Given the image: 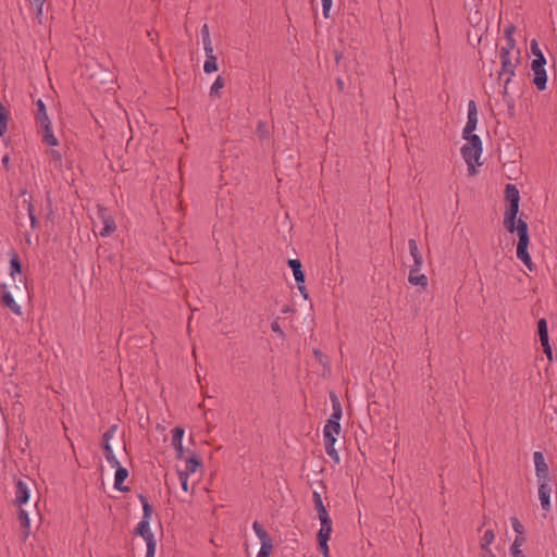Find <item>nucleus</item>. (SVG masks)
<instances>
[{
    "label": "nucleus",
    "mask_w": 557,
    "mask_h": 557,
    "mask_svg": "<svg viewBox=\"0 0 557 557\" xmlns=\"http://www.w3.org/2000/svg\"><path fill=\"white\" fill-rule=\"evenodd\" d=\"M505 197L509 206L504 213V226L509 233H517L519 240L517 244V258L523 262V264L532 270V260L528 252L530 244L528 223L520 219H517L519 212L520 194L519 189L513 184H507L505 188Z\"/></svg>",
    "instance_id": "nucleus-1"
},
{
    "label": "nucleus",
    "mask_w": 557,
    "mask_h": 557,
    "mask_svg": "<svg viewBox=\"0 0 557 557\" xmlns=\"http://www.w3.org/2000/svg\"><path fill=\"white\" fill-rule=\"evenodd\" d=\"M34 116L37 131L42 136V141L50 147H57L59 145V139L53 133L52 122L42 99H38L36 101Z\"/></svg>",
    "instance_id": "nucleus-2"
},
{
    "label": "nucleus",
    "mask_w": 557,
    "mask_h": 557,
    "mask_svg": "<svg viewBox=\"0 0 557 557\" xmlns=\"http://www.w3.org/2000/svg\"><path fill=\"white\" fill-rule=\"evenodd\" d=\"M467 143L461 148V156L468 165L469 175L473 176L476 174V166H480V158L482 156V141L479 136H470L463 138Z\"/></svg>",
    "instance_id": "nucleus-3"
},
{
    "label": "nucleus",
    "mask_w": 557,
    "mask_h": 557,
    "mask_svg": "<svg viewBox=\"0 0 557 557\" xmlns=\"http://www.w3.org/2000/svg\"><path fill=\"white\" fill-rule=\"evenodd\" d=\"M532 54L535 57L531 63V69L534 74L533 83L539 90H544L547 83V74L545 71L546 60L540 49L536 39H532L530 42Z\"/></svg>",
    "instance_id": "nucleus-4"
},
{
    "label": "nucleus",
    "mask_w": 557,
    "mask_h": 557,
    "mask_svg": "<svg viewBox=\"0 0 557 557\" xmlns=\"http://www.w3.org/2000/svg\"><path fill=\"white\" fill-rule=\"evenodd\" d=\"M519 53L499 52L500 71L499 79L504 81V95L507 94L508 84L516 74V67L519 63Z\"/></svg>",
    "instance_id": "nucleus-5"
},
{
    "label": "nucleus",
    "mask_w": 557,
    "mask_h": 557,
    "mask_svg": "<svg viewBox=\"0 0 557 557\" xmlns=\"http://www.w3.org/2000/svg\"><path fill=\"white\" fill-rule=\"evenodd\" d=\"M341 433V424L325 423L323 428V442L327 456L335 462H341L338 451L335 449L337 436Z\"/></svg>",
    "instance_id": "nucleus-6"
},
{
    "label": "nucleus",
    "mask_w": 557,
    "mask_h": 557,
    "mask_svg": "<svg viewBox=\"0 0 557 557\" xmlns=\"http://www.w3.org/2000/svg\"><path fill=\"white\" fill-rule=\"evenodd\" d=\"M320 530L318 532L319 550L324 557H329L330 548L327 542L332 534V519L327 521H320Z\"/></svg>",
    "instance_id": "nucleus-7"
},
{
    "label": "nucleus",
    "mask_w": 557,
    "mask_h": 557,
    "mask_svg": "<svg viewBox=\"0 0 557 557\" xmlns=\"http://www.w3.org/2000/svg\"><path fill=\"white\" fill-rule=\"evenodd\" d=\"M478 125V108L474 100L468 102V120L462 131V137L476 136L473 134Z\"/></svg>",
    "instance_id": "nucleus-8"
},
{
    "label": "nucleus",
    "mask_w": 557,
    "mask_h": 557,
    "mask_svg": "<svg viewBox=\"0 0 557 557\" xmlns=\"http://www.w3.org/2000/svg\"><path fill=\"white\" fill-rule=\"evenodd\" d=\"M537 332H539V337H540V342L543 347V350H544L548 361H552L553 360V349L549 345L547 322L544 318L540 319L537 322Z\"/></svg>",
    "instance_id": "nucleus-9"
},
{
    "label": "nucleus",
    "mask_w": 557,
    "mask_h": 557,
    "mask_svg": "<svg viewBox=\"0 0 557 557\" xmlns=\"http://www.w3.org/2000/svg\"><path fill=\"white\" fill-rule=\"evenodd\" d=\"M516 32V27L512 24H509L504 29V40L505 44L502 46L499 52H509V53H519L520 51L517 48L516 39L513 38V34Z\"/></svg>",
    "instance_id": "nucleus-10"
},
{
    "label": "nucleus",
    "mask_w": 557,
    "mask_h": 557,
    "mask_svg": "<svg viewBox=\"0 0 557 557\" xmlns=\"http://www.w3.org/2000/svg\"><path fill=\"white\" fill-rule=\"evenodd\" d=\"M536 476L539 483L548 481V466L545 461L544 455L541 451H535L533 455Z\"/></svg>",
    "instance_id": "nucleus-11"
},
{
    "label": "nucleus",
    "mask_w": 557,
    "mask_h": 557,
    "mask_svg": "<svg viewBox=\"0 0 557 557\" xmlns=\"http://www.w3.org/2000/svg\"><path fill=\"white\" fill-rule=\"evenodd\" d=\"M0 287L2 289L1 297H0L2 305L8 307L16 315H21L22 314L21 306L17 305V302L14 300L13 295L8 290L7 285L0 284Z\"/></svg>",
    "instance_id": "nucleus-12"
},
{
    "label": "nucleus",
    "mask_w": 557,
    "mask_h": 557,
    "mask_svg": "<svg viewBox=\"0 0 557 557\" xmlns=\"http://www.w3.org/2000/svg\"><path fill=\"white\" fill-rule=\"evenodd\" d=\"M184 434L185 430L181 426H176L172 430V446L175 449L177 459H183L185 455V450L183 447Z\"/></svg>",
    "instance_id": "nucleus-13"
},
{
    "label": "nucleus",
    "mask_w": 557,
    "mask_h": 557,
    "mask_svg": "<svg viewBox=\"0 0 557 557\" xmlns=\"http://www.w3.org/2000/svg\"><path fill=\"white\" fill-rule=\"evenodd\" d=\"M30 497V491L26 482L17 480L15 482V499L14 503L17 506H22L28 502Z\"/></svg>",
    "instance_id": "nucleus-14"
},
{
    "label": "nucleus",
    "mask_w": 557,
    "mask_h": 557,
    "mask_svg": "<svg viewBox=\"0 0 557 557\" xmlns=\"http://www.w3.org/2000/svg\"><path fill=\"white\" fill-rule=\"evenodd\" d=\"M495 541V532L492 529H486L479 540L480 554L492 553V544Z\"/></svg>",
    "instance_id": "nucleus-15"
},
{
    "label": "nucleus",
    "mask_w": 557,
    "mask_h": 557,
    "mask_svg": "<svg viewBox=\"0 0 557 557\" xmlns=\"http://www.w3.org/2000/svg\"><path fill=\"white\" fill-rule=\"evenodd\" d=\"M550 493L552 490L548 486L547 482L540 483L539 486V498L541 502V507L545 512H548L552 508L550 506Z\"/></svg>",
    "instance_id": "nucleus-16"
},
{
    "label": "nucleus",
    "mask_w": 557,
    "mask_h": 557,
    "mask_svg": "<svg viewBox=\"0 0 557 557\" xmlns=\"http://www.w3.org/2000/svg\"><path fill=\"white\" fill-rule=\"evenodd\" d=\"M100 218L102 220L103 227L99 232V234L102 237H107V236L111 235L115 231V228H116L115 221L103 209L100 210Z\"/></svg>",
    "instance_id": "nucleus-17"
},
{
    "label": "nucleus",
    "mask_w": 557,
    "mask_h": 557,
    "mask_svg": "<svg viewBox=\"0 0 557 557\" xmlns=\"http://www.w3.org/2000/svg\"><path fill=\"white\" fill-rule=\"evenodd\" d=\"M421 268L411 267L408 281L411 285H417L425 288L428 286V277L420 273Z\"/></svg>",
    "instance_id": "nucleus-18"
},
{
    "label": "nucleus",
    "mask_w": 557,
    "mask_h": 557,
    "mask_svg": "<svg viewBox=\"0 0 557 557\" xmlns=\"http://www.w3.org/2000/svg\"><path fill=\"white\" fill-rule=\"evenodd\" d=\"M22 205L25 207L29 221H30V227L33 230H36L38 227V221L36 218V209L33 203L32 196L25 197L22 201Z\"/></svg>",
    "instance_id": "nucleus-19"
},
{
    "label": "nucleus",
    "mask_w": 557,
    "mask_h": 557,
    "mask_svg": "<svg viewBox=\"0 0 557 557\" xmlns=\"http://www.w3.org/2000/svg\"><path fill=\"white\" fill-rule=\"evenodd\" d=\"M115 468V475H114V487L117 491H125L126 487H124L122 484L128 476V471L123 468L120 463Z\"/></svg>",
    "instance_id": "nucleus-20"
},
{
    "label": "nucleus",
    "mask_w": 557,
    "mask_h": 557,
    "mask_svg": "<svg viewBox=\"0 0 557 557\" xmlns=\"http://www.w3.org/2000/svg\"><path fill=\"white\" fill-rule=\"evenodd\" d=\"M408 246H409L410 255H411V257L413 259L412 267L422 268L423 258H422L421 252L419 251V247H418L417 242L411 238L408 242Z\"/></svg>",
    "instance_id": "nucleus-21"
},
{
    "label": "nucleus",
    "mask_w": 557,
    "mask_h": 557,
    "mask_svg": "<svg viewBox=\"0 0 557 557\" xmlns=\"http://www.w3.org/2000/svg\"><path fill=\"white\" fill-rule=\"evenodd\" d=\"M288 265L293 270L294 278L297 284L305 283V274L301 269V262L298 259H289Z\"/></svg>",
    "instance_id": "nucleus-22"
},
{
    "label": "nucleus",
    "mask_w": 557,
    "mask_h": 557,
    "mask_svg": "<svg viewBox=\"0 0 557 557\" xmlns=\"http://www.w3.org/2000/svg\"><path fill=\"white\" fill-rule=\"evenodd\" d=\"M199 467V459L195 455H191L185 460V469L178 470L177 473H183L190 476L198 470Z\"/></svg>",
    "instance_id": "nucleus-23"
},
{
    "label": "nucleus",
    "mask_w": 557,
    "mask_h": 557,
    "mask_svg": "<svg viewBox=\"0 0 557 557\" xmlns=\"http://www.w3.org/2000/svg\"><path fill=\"white\" fill-rule=\"evenodd\" d=\"M18 520L23 529V540L25 541L30 533V519L28 512L24 509H20Z\"/></svg>",
    "instance_id": "nucleus-24"
},
{
    "label": "nucleus",
    "mask_w": 557,
    "mask_h": 557,
    "mask_svg": "<svg viewBox=\"0 0 557 557\" xmlns=\"http://www.w3.org/2000/svg\"><path fill=\"white\" fill-rule=\"evenodd\" d=\"M525 537H519L513 540L509 548L511 557H527L525 554L522 552V546L525 544Z\"/></svg>",
    "instance_id": "nucleus-25"
},
{
    "label": "nucleus",
    "mask_w": 557,
    "mask_h": 557,
    "mask_svg": "<svg viewBox=\"0 0 557 557\" xmlns=\"http://www.w3.org/2000/svg\"><path fill=\"white\" fill-rule=\"evenodd\" d=\"M219 70L218 58L215 54L206 55L203 71L206 74H212Z\"/></svg>",
    "instance_id": "nucleus-26"
},
{
    "label": "nucleus",
    "mask_w": 557,
    "mask_h": 557,
    "mask_svg": "<svg viewBox=\"0 0 557 557\" xmlns=\"http://www.w3.org/2000/svg\"><path fill=\"white\" fill-rule=\"evenodd\" d=\"M102 448H103V453H104V457L108 461V463L111 466V467H116L119 466V460L111 447V444L110 443H102Z\"/></svg>",
    "instance_id": "nucleus-27"
},
{
    "label": "nucleus",
    "mask_w": 557,
    "mask_h": 557,
    "mask_svg": "<svg viewBox=\"0 0 557 557\" xmlns=\"http://www.w3.org/2000/svg\"><path fill=\"white\" fill-rule=\"evenodd\" d=\"M11 117L9 109H0V136H3L8 132V125Z\"/></svg>",
    "instance_id": "nucleus-28"
},
{
    "label": "nucleus",
    "mask_w": 557,
    "mask_h": 557,
    "mask_svg": "<svg viewBox=\"0 0 557 557\" xmlns=\"http://www.w3.org/2000/svg\"><path fill=\"white\" fill-rule=\"evenodd\" d=\"M252 529H253V532L256 533L257 537L260 540V543L272 541L270 535L268 534V532L263 529V527L258 521L253 522Z\"/></svg>",
    "instance_id": "nucleus-29"
},
{
    "label": "nucleus",
    "mask_w": 557,
    "mask_h": 557,
    "mask_svg": "<svg viewBox=\"0 0 557 557\" xmlns=\"http://www.w3.org/2000/svg\"><path fill=\"white\" fill-rule=\"evenodd\" d=\"M252 529H253V532L256 533L257 537L260 540V543L272 541L270 535L268 534V532L263 529V527L258 521L253 522Z\"/></svg>",
    "instance_id": "nucleus-30"
},
{
    "label": "nucleus",
    "mask_w": 557,
    "mask_h": 557,
    "mask_svg": "<svg viewBox=\"0 0 557 557\" xmlns=\"http://www.w3.org/2000/svg\"><path fill=\"white\" fill-rule=\"evenodd\" d=\"M48 156L50 157V161L53 164L54 168L61 169L62 168V153L59 150L50 149L47 151Z\"/></svg>",
    "instance_id": "nucleus-31"
},
{
    "label": "nucleus",
    "mask_w": 557,
    "mask_h": 557,
    "mask_svg": "<svg viewBox=\"0 0 557 557\" xmlns=\"http://www.w3.org/2000/svg\"><path fill=\"white\" fill-rule=\"evenodd\" d=\"M510 523H511V527H512V529H513V531L516 533L515 539L525 537V535H524V527L519 521V519L517 517H511L510 518Z\"/></svg>",
    "instance_id": "nucleus-32"
},
{
    "label": "nucleus",
    "mask_w": 557,
    "mask_h": 557,
    "mask_svg": "<svg viewBox=\"0 0 557 557\" xmlns=\"http://www.w3.org/2000/svg\"><path fill=\"white\" fill-rule=\"evenodd\" d=\"M22 272V264L18 257L15 255L10 260V275L14 277Z\"/></svg>",
    "instance_id": "nucleus-33"
},
{
    "label": "nucleus",
    "mask_w": 557,
    "mask_h": 557,
    "mask_svg": "<svg viewBox=\"0 0 557 557\" xmlns=\"http://www.w3.org/2000/svg\"><path fill=\"white\" fill-rule=\"evenodd\" d=\"M225 81L222 76H218L210 87V96H219L220 90L224 87Z\"/></svg>",
    "instance_id": "nucleus-34"
},
{
    "label": "nucleus",
    "mask_w": 557,
    "mask_h": 557,
    "mask_svg": "<svg viewBox=\"0 0 557 557\" xmlns=\"http://www.w3.org/2000/svg\"><path fill=\"white\" fill-rule=\"evenodd\" d=\"M139 499L143 505V511H144L141 519L150 520V518L152 516V507L150 506V504L148 503V500L145 496L139 495Z\"/></svg>",
    "instance_id": "nucleus-35"
},
{
    "label": "nucleus",
    "mask_w": 557,
    "mask_h": 557,
    "mask_svg": "<svg viewBox=\"0 0 557 557\" xmlns=\"http://www.w3.org/2000/svg\"><path fill=\"white\" fill-rule=\"evenodd\" d=\"M273 550L272 541L261 542V547L256 557H269Z\"/></svg>",
    "instance_id": "nucleus-36"
},
{
    "label": "nucleus",
    "mask_w": 557,
    "mask_h": 557,
    "mask_svg": "<svg viewBox=\"0 0 557 557\" xmlns=\"http://www.w3.org/2000/svg\"><path fill=\"white\" fill-rule=\"evenodd\" d=\"M136 532L139 535H145V534L151 532L150 520L141 519V521L137 525Z\"/></svg>",
    "instance_id": "nucleus-37"
},
{
    "label": "nucleus",
    "mask_w": 557,
    "mask_h": 557,
    "mask_svg": "<svg viewBox=\"0 0 557 557\" xmlns=\"http://www.w3.org/2000/svg\"><path fill=\"white\" fill-rule=\"evenodd\" d=\"M343 409L342 408H334L331 417L326 421V423H334V424H341L339 421L342 419Z\"/></svg>",
    "instance_id": "nucleus-38"
},
{
    "label": "nucleus",
    "mask_w": 557,
    "mask_h": 557,
    "mask_svg": "<svg viewBox=\"0 0 557 557\" xmlns=\"http://www.w3.org/2000/svg\"><path fill=\"white\" fill-rule=\"evenodd\" d=\"M117 431V425H111L102 435V443H110L111 438L114 437Z\"/></svg>",
    "instance_id": "nucleus-39"
},
{
    "label": "nucleus",
    "mask_w": 557,
    "mask_h": 557,
    "mask_svg": "<svg viewBox=\"0 0 557 557\" xmlns=\"http://www.w3.org/2000/svg\"><path fill=\"white\" fill-rule=\"evenodd\" d=\"M140 536L145 540L147 548H150V546H152V548L157 547V542L152 531Z\"/></svg>",
    "instance_id": "nucleus-40"
},
{
    "label": "nucleus",
    "mask_w": 557,
    "mask_h": 557,
    "mask_svg": "<svg viewBox=\"0 0 557 557\" xmlns=\"http://www.w3.org/2000/svg\"><path fill=\"white\" fill-rule=\"evenodd\" d=\"M322 2V13L325 18L330 17V11L333 4V0H321Z\"/></svg>",
    "instance_id": "nucleus-41"
},
{
    "label": "nucleus",
    "mask_w": 557,
    "mask_h": 557,
    "mask_svg": "<svg viewBox=\"0 0 557 557\" xmlns=\"http://www.w3.org/2000/svg\"><path fill=\"white\" fill-rule=\"evenodd\" d=\"M317 511L320 521H327L331 519L325 506L317 508Z\"/></svg>",
    "instance_id": "nucleus-42"
},
{
    "label": "nucleus",
    "mask_w": 557,
    "mask_h": 557,
    "mask_svg": "<svg viewBox=\"0 0 557 557\" xmlns=\"http://www.w3.org/2000/svg\"><path fill=\"white\" fill-rule=\"evenodd\" d=\"M203 50L206 55L214 54L213 44L211 39L202 41Z\"/></svg>",
    "instance_id": "nucleus-43"
},
{
    "label": "nucleus",
    "mask_w": 557,
    "mask_h": 557,
    "mask_svg": "<svg viewBox=\"0 0 557 557\" xmlns=\"http://www.w3.org/2000/svg\"><path fill=\"white\" fill-rule=\"evenodd\" d=\"M178 474V480H180V483H181V486L183 488L184 492H188V480H189V475H186V474H183V473H177Z\"/></svg>",
    "instance_id": "nucleus-44"
},
{
    "label": "nucleus",
    "mask_w": 557,
    "mask_h": 557,
    "mask_svg": "<svg viewBox=\"0 0 557 557\" xmlns=\"http://www.w3.org/2000/svg\"><path fill=\"white\" fill-rule=\"evenodd\" d=\"M312 498H313L315 509L324 506L321 494L319 492L314 491L312 494Z\"/></svg>",
    "instance_id": "nucleus-45"
},
{
    "label": "nucleus",
    "mask_w": 557,
    "mask_h": 557,
    "mask_svg": "<svg viewBox=\"0 0 557 557\" xmlns=\"http://www.w3.org/2000/svg\"><path fill=\"white\" fill-rule=\"evenodd\" d=\"M201 39H202V41H206L207 39H211L208 24H203L201 27Z\"/></svg>",
    "instance_id": "nucleus-46"
},
{
    "label": "nucleus",
    "mask_w": 557,
    "mask_h": 557,
    "mask_svg": "<svg viewBox=\"0 0 557 557\" xmlns=\"http://www.w3.org/2000/svg\"><path fill=\"white\" fill-rule=\"evenodd\" d=\"M271 329L274 333L278 334V335H284V332L278 323L277 320H274L272 323H271Z\"/></svg>",
    "instance_id": "nucleus-47"
},
{
    "label": "nucleus",
    "mask_w": 557,
    "mask_h": 557,
    "mask_svg": "<svg viewBox=\"0 0 557 557\" xmlns=\"http://www.w3.org/2000/svg\"><path fill=\"white\" fill-rule=\"evenodd\" d=\"M330 398H331V401H332V409H334V408H342L339 399H338V397L334 393L330 394Z\"/></svg>",
    "instance_id": "nucleus-48"
},
{
    "label": "nucleus",
    "mask_w": 557,
    "mask_h": 557,
    "mask_svg": "<svg viewBox=\"0 0 557 557\" xmlns=\"http://www.w3.org/2000/svg\"><path fill=\"white\" fill-rule=\"evenodd\" d=\"M297 286H298V289H299L300 294L304 296L305 299H307L308 298V293H307L305 283L304 284H297Z\"/></svg>",
    "instance_id": "nucleus-49"
},
{
    "label": "nucleus",
    "mask_w": 557,
    "mask_h": 557,
    "mask_svg": "<svg viewBox=\"0 0 557 557\" xmlns=\"http://www.w3.org/2000/svg\"><path fill=\"white\" fill-rule=\"evenodd\" d=\"M156 548H152V546H150V548H147V552H146V556L145 557H154L156 555Z\"/></svg>",
    "instance_id": "nucleus-50"
},
{
    "label": "nucleus",
    "mask_w": 557,
    "mask_h": 557,
    "mask_svg": "<svg viewBox=\"0 0 557 557\" xmlns=\"http://www.w3.org/2000/svg\"><path fill=\"white\" fill-rule=\"evenodd\" d=\"M39 11L42 10L44 0H33Z\"/></svg>",
    "instance_id": "nucleus-51"
},
{
    "label": "nucleus",
    "mask_w": 557,
    "mask_h": 557,
    "mask_svg": "<svg viewBox=\"0 0 557 557\" xmlns=\"http://www.w3.org/2000/svg\"><path fill=\"white\" fill-rule=\"evenodd\" d=\"M480 557H497V556L494 554V552H492V553L487 552L486 554H480Z\"/></svg>",
    "instance_id": "nucleus-52"
},
{
    "label": "nucleus",
    "mask_w": 557,
    "mask_h": 557,
    "mask_svg": "<svg viewBox=\"0 0 557 557\" xmlns=\"http://www.w3.org/2000/svg\"><path fill=\"white\" fill-rule=\"evenodd\" d=\"M2 162H3L4 164H7V163L9 162V157H4V158L2 159Z\"/></svg>",
    "instance_id": "nucleus-53"
},
{
    "label": "nucleus",
    "mask_w": 557,
    "mask_h": 557,
    "mask_svg": "<svg viewBox=\"0 0 557 557\" xmlns=\"http://www.w3.org/2000/svg\"><path fill=\"white\" fill-rule=\"evenodd\" d=\"M337 83H338V86H339L341 88H343V85H344L343 81H342V79H338V81H337Z\"/></svg>",
    "instance_id": "nucleus-54"
},
{
    "label": "nucleus",
    "mask_w": 557,
    "mask_h": 557,
    "mask_svg": "<svg viewBox=\"0 0 557 557\" xmlns=\"http://www.w3.org/2000/svg\"><path fill=\"white\" fill-rule=\"evenodd\" d=\"M21 196H24V197L27 196V191L26 190H22L21 191Z\"/></svg>",
    "instance_id": "nucleus-55"
}]
</instances>
